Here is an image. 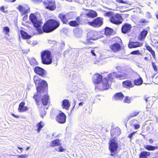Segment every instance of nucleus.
I'll return each instance as SVG.
<instances>
[{"label":"nucleus","instance_id":"obj_1","mask_svg":"<svg viewBox=\"0 0 158 158\" xmlns=\"http://www.w3.org/2000/svg\"><path fill=\"white\" fill-rule=\"evenodd\" d=\"M101 74L96 73L92 77V81L93 83L95 85L96 89L105 90L109 88V74L105 76L104 74Z\"/></svg>","mask_w":158,"mask_h":158},{"label":"nucleus","instance_id":"obj_2","mask_svg":"<svg viewBox=\"0 0 158 158\" xmlns=\"http://www.w3.org/2000/svg\"><path fill=\"white\" fill-rule=\"evenodd\" d=\"M34 81L37 86V94L34 95L33 98L36 101H37V97H40L41 93L47 91L48 84L46 81L41 79L37 76H34Z\"/></svg>","mask_w":158,"mask_h":158},{"label":"nucleus","instance_id":"obj_3","mask_svg":"<svg viewBox=\"0 0 158 158\" xmlns=\"http://www.w3.org/2000/svg\"><path fill=\"white\" fill-rule=\"evenodd\" d=\"M109 20L111 23L116 25L122 23L123 21V19L120 14H114L112 11H109Z\"/></svg>","mask_w":158,"mask_h":158},{"label":"nucleus","instance_id":"obj_4","mask_svg":"<svg viewBox=\"0 0 158 158\" xmlns=\"http://www.w3.org/2000/svg\"><path fill=\"white\" fill-rule=\"evenodd\" d=\"M123 72L119 71V73H122V74H118L113 72L109 74V80L111 81L115 78H117L120 80H124L128 78L129 72L126 70H123Z\"/></svg>","mask_w":158,"mask_h":158},{"label":"nucleus","instance_id":"obj_5","mask_svg":"<svg viewBox=\"0 0 158 158\" xmlns=\"http://www.w3.org/2000/svg\"><path fill=\"white\" fill-rule=\"evenodd\" d=\"M123 72L119 71V73H122V74H118L113 72L109 74V80L111 81L115 78H117L120 80H124L128 78L129 72L126 70H123Z\"/></svg>","mask_w":158,"mask_h":158},{"label":"nucleus","instance_id":"obj_6","mask_svg":"<svg viewBox=\"0 0 158 158\" xmlns=\"http://www.w3.org/2000/svg\"><path fill=\"white\" fill-rule=\"evenodd\" d=\"M29 19L34 27L37 28L38 32L39 33H42L43 30L40 27L42 24L41 21L37 18L35 14L33 13L30 14Z\"/></svg>","mask_w":158,"mask_h":158},{"label":"nucleus","instance_id":"obj_7","mask_svg":"<svg viewBox=\"0 0 158 158\" xmlns=\"http://www.w3.org/2000/svg\"><path fill=\"white\" fill-rule=\"evenodd\" d=\"M41 58L43 64H49L52 62V57L51 53L49 51L46 50L42 51L41 53Z\"/></svg>","mask_w":158,"mask_h":158},{"label":"nucleus","instance_id":"obj_8","mask_svg":"<svg viewBox=\"0 0 158 158\" xmlns=\"http://www.w3.org/2000/svg\"><path fill=\"white\" fill-rule=\"evenodd\" d=\"M110 142L109 148L111 152L110 155L113 156L117 152L118 147L117 138L116 137L111 138Z\"/></svg>","mask_w":158,"mask_h":158},{"label":"nucleus","instance_id":"obj_9","mask_svg":"<svg viewBox=\"0 0 158 158\" xmlns=\"http://www.w3.org/2000/svg\"><path fill=\"white\" fill-rule=\"evenodd\" d=\"M62 144L61 140L57 139L52 141L50 143V146L52 147L59 146L55 148V150L58 152H64L66 149L61 145Z\"/></svg>","mask_w":158,"mask_h":158},{"label":"nucleus","instance_id":"obj_10","mask_svg":"<svg viewBox=\"0 0 158 158\" xmlns=\"http://www.w3.org/2000/svg\"><path fill=\"white\" fill-rule=\"evenodd\" d=\"M121 40V39L117 36L115 37L112 39V41L114 43L110 46V48L112 52H115L120 50L121 46L118 43Z\"/></svg>","mask_w":158,"mask_h":158},{"label":"nucleus","instance_id":"obj_11","mask_svg":"<svg viewBox=\"0 0 158 158\" xmlns=\"http://www.w3.org/2000/svg\"><path fill=\"white\" fill-rule=\"evenodd\" d=\"M58 17L63 23L67 24L69 20L72 19L73 16L72 13H69L66 14L63 13L60 14Z\"/></svg>","mask_w":158,"mask_h":158},{"label":"nucleus","instance_id":"obj_12","mask_svg":"<svg viewBox=\"0 0 158 158\" xmlns=\"http://www.w3.org/2000/svg\"><path fill=\"white\" fill-rule=\"evenodd\" d=\"M43 3L45 7L50 10H53L56 8L54 0H45Z\"/></svg>","mask_w":158,"mask_h":158},{"label":"nucleus","instance_id":"obj_13","mask_svg":"<svg viewBox=\"0 0 158 158\" xmlns=\"http://www.w3.org/2000/svg\"><path fill=\"white\" fill-rule=\"evenodd\" d=\"M102 23L103 19L101 18H98L94 19L92 22H88L89 25L94 27H99L102 25Z\"/></svg>","mask_w":158,"mask_h":158},{"label":"nucleus","instance_id":"obj_14","mask_svg":"<svg viewBox=\"0 0 158 158\" xmlns=\"http://www.w3.org/2000/svg\"><path fill=\"white\" fill-rule=\"evenodd\" d=\"M87 40H95L100 38L101 37L96 31H91L87 34Z\"/></svg>","mask_w":158,"mask_h":158},{"label":"nucleus","instance_id":"obj_15","mask_svg":"<svg viewBox=\"0 0 158 158\" xmlns=\"http://www.w3.org/2000/svg\"><path fill=\"white\" fill-rule=\"evenodd\" d=\"M131 28L132 26L131 24L125 23L122 26L121 31L123 33L125 34L130 32Z\"/></svg>","mask_w":158,"mask_h":158},{"label":"nucleus","instance_id":"obj_16","mask_svg":"<svg viewBox=\"0 0 158 158\" xmlns=\"http://www.w3.org/2000/svg\"><path fill=\"white\" fill-rule=\"evenodd\" d=\"M134 80L133 81V84L136 86L141 85L143 82V80L140 75L137 73L134 75Z\"/></svg>","mask_w":158,"mask_h":158},{"label":"nucleus","instance_id":"obj_17","mask_svg":"<svg viewBox=\"0 0 158 158\" xmlns=\"http://www.w3.org/2000/svg\"><path fill=\"white\" fill-rule=\"evenodd\" d=\"M56 120L59 123H65L66 119L65 115L63 113L61 112L57 116Z\"/></svg>","mask_w":158,"mask_h":158},{"label":"nucleus","instance_id":"obj_18","mask_svg":"<svg viewBox=\"0 0 158 158\" xmlns=\"http://www.w3.org/2000/svg\"><path fill=\"white\" fill-rule=\"evenodd\" d=\"M19 9L22 15L25 14L30 11V8L27 5H25L23 6L20 5L19 7Z\"/></svg>","mask_w":158,"mask_h":158},{"label":"nucleus","instance_id":"obj_19","mask_svg":"<svg viewBox=\"0 0 158 158\" xmlns=\"http://www.w3.org/2000/svg\"><path fill=\"white\" fill-rule=\"evenodd\" d=\"M143 45V43H139L138 42H133L129 41L128 47L130 48H136L139 47H140Z\"/></svg>","mask_w":158,"mask_h":158},{"label":"nucleus","instance_id":"obj_20","mask_svg":"<svg viewBox=\"0 0 158 158\" xmlns=\"http://www.w3.org/2000/svg\"><path fill=\"white\" fill-rule=\"evenodd\" d=\"M48 22L50 23L52 31L57 28L59 26V22L54 19H50Z\"/></svg>","mask_w":158,"mask_h":158},{"label":"nucleus","instance_id":"obj_21","mask_svg":"<svg viewBox=\"0 0 158 158\" xmlns=\"http://www.w3.org/2000/svg\"><path fill=\"white\" fill-rule=\"evenodd\" d=\"M123 86L125 88H132L134 86V84L129 80H125L122 82Z\"/></svg>","mask_w":158,"mask_h":158},{"label":"nucleus","instance_id":"obj_22","mask_svg":"<svg viewBox=\"0 0 158 158\" xmlns=\"http://www.w3.org/2000/svg\"><path fill=\"white\" fill-rule=\"evenodd\" d=\"M50 23L48 22V20L45 23L43 27V30L45 32H49L52 31Z\"/></svg>","mask_w":158,"mask_h":158},{"label":"nucleus","instance_id":"obj_23","mask_svg":"<svg viewBox=\"0 0 158 158\" xmlns=\"http://www.w3.org/2000/svg\"><path fill=\"white\" fill-rule=\"evenodd\" d=\"M121 133L120 129L116 127L115 128H112L110 131V134L111 136H113L114 135L118 136Z\"/></svg>","mask_w":158,"mask_h":158},{"label":"nucleus","instance_id":"obj_24","mask_svg":"<svg viewBox=\"0 0 158 158\" xmlns=\"http://www.w3.org/2000/svg\"><path fill=\"white\" fill-rule=\"evenodd\" d=\"M148 33V32L145 30H143L141 31L138 37V39L140 41L143 40Z\"/></svg>","mask_w":158,"mask_h":158},{"label":"nucleus","instance_id":"obj_25","mask_svg":"<svg viewBox=\"0 0 158 158\" xmlns=\"http://www.w3.org/2000/svg\"><path fill=\"white\" fill-rule=\"evenodd\" d=\"M34 70L35 73L40 75L44 76V70L40 67H36L35 68Z\"/></svg>","mask_w":158,"mask_h":158},{"label":"nucleus","instance_id":"obj_26","mask_svg":"<svg viewBox=\"0 0 158 158\" xmlns=\"http://www.w3.org/2000/svg\"><path fill=\"white\" fill-rule=\"evenodd\" d=\"M124 97V95L121 92L116 93L113 96V98L116 100H122Z\"/></svg>","mask_w":158,"mask_h":158},{"label":"nucleus","instance_id":"obj_27","mask_svg":"<svg viewBox=\"0 0 158 158\" xmlns=\"http://www.w3.org/2000/svg\"><path fill=\"white\" fill-rule=\"evenodd\" d=\"M25 103L24 102H21L19 104L18 110L19 112H24L28 110V107L25 106Z\"/></svg>","mask_w":158,"mask_h":158},{"label":"nucleus","instance_id":"obj_28","mask_svg":"<svg viewBox=\"0 0 158 158\" xmlns=\"http://www.w3.org/2000/svg\"><path fill=\"white\" fill-rule=\"evenodd\" d=\"M86 15L91 18H94L97 16L96 12L94 10H88L86 13Z\"/></svg>","mask_w":158,"mask_h":158},{"label":"nucleus","instance_id":"obj_29","mask_svg":"<svg viewBox=\"0 0 158 158\" xmlns=\"http://www.w3.org/2000/svg\"><path fill=\"white\" fill-rule=\"evenodd\" d=\"M70 105V104L68 100L65 99L63 101L62 106L64 109H65L68 110L69 108Z\"/></svg>","mask_w":158,"mask_h":158},{"label":"nucleus","instance_id":"obj_30","mask_svg":"<svg viewBox=\"0 0 158 158\" xmlns=\"http://www.w3.org/2000/svg\"><path fill=\"white\" fill-rule=\"evenodd\" d=\"M150 155L149 152L146 151H142L139 155V158H148V157Z\"/></svg>","mask_w":158,"mask_h":158},{"label":"nucleus","instance_id":"obj_31","mask_svg":"<svg viewBox=\"0 0 158 158\" xmlns=\"http://www.w3.org/2000/svg\"><path fill=\"white\" fill-rule=\"evenodd\" d=\"M49 97L48 94L44 95L42 99V102L43 105L46 106L49 102Z\"/></svg>","mask_w":158,"mask_h":158},{"label":"nucleus","instance_id":"obj_32","mask_svg":"<svg viewBox=\"0 0 158 158\" xmlns=\"http://www.w3.org/2000/svg\"><path fill=\"white\" fill-rule=\"evenodd\" d=\"M144 148L148 151H154L158 149V146H154L151 145H145L143 146Z\"/></svg>","mask_w":158,"mask_h":158},{"label":"nucleus","instance_id":"obj_33","mask_svg":"<svg viewBox=\"0 0 158 158\" xmlns=\"http://www.w3.org/2000/svg\"><path fill=\"white\" fill-rule=\"evenodd\" d=\"M20 33L23 39H28L31 37V36L28 35L26 32L23 31H20Z\"/></svg>","mask_w":158,"mask_h":158},{"label":"nucleus","instance_id":"obj_34","mask_svg":"<svg viewBox=\"0 0 158 158\" xmlns=\"http://www.w3.org/2000/svg\"><path fill=\"white\" fill-rule=\"evenodd\" d=\"M145 47L146 49L151 53L153 57L155 59L156 57V54L154 51L152 49V48L148 45L146 46Z\"/></svg>","mask_w":158,"mask_h":158},{"label":"nucleus","instance_id":"obj_35","mask_svg":"<svg viewBox=\"0 0 158 158\" xmlns=\"http://www.w3.org/2000/svg\"><path fill=\"white\" fill-rule=\"evenodd\" d=\"M44 124L42 121H41L37 124V127H38L37 131L39 132L42 128L44 126Z\"/></svg>","mask_w":158,"mask_h":158},{"label":"nucleus","instance_id":"obj_36","mask_svg":"<svg viewBox=\"0 0 158 158\" xmlns=\"http://www.w3.org/2000/svg\"><path fill=\"white\" fill-rule=\"evenodd\" d=\"M124 103L129 104L131 102V98L128 96H126L123 101Z\"/></svg>","mask_w":158,"mask_h":158},{"label":"nucleus","instance_id":"obj_37","mask_svg":"<svg viewBox=\"0 0 158 158\" xmlns=\"http://www.w3.org/2000/svg\"><path fill=\"white\" fill-rule=\"evenodd\" d=\"M139 113V111H135L132 113L129 117V118L135 117L138 115Z\"/></svg>","mask_w":158,"mask_h":158},{"label":"nucleus","instance_id":"obj_38","mask_svg":"<svg viewBox=\"0 0 158 158\" xmlns=\"http://www.w3.org/2000/svg\"><path fill=\"white\" fill-rule=\"evenodd\" d=\"M69 25L73 27H77L79 25L78 23L76 21H72L69 23Z\"/></svg>","mask_w":158,"mask_h":158},{"label":"nucleus","instance_id":"obj_39","mask_svg":"<svg viewBox=\"0 0 158 158\" xmlns=\"http://www.w3.org/2000/svg\"><path fill=\"white\" fill-rule=\"evenodd\" d=\"M3 32L6 35H8L10 31V29L8 27H4L3 28Z\"/></svg>","mask_w":158,"mask_h":158},{"label":"nucleus","instance_id":"obj_40","mask_svg":"<svg viewBox=\"0 0 158 158\" xmlns=\"http://www.w3.org/2000/svg\"><path fill=\"white\" fill-rule=\"evenodd\" d=\"M30 62L31 64L33 66L37 64L36 60L34 58L31 59Z\"/></svg>","mask_w":158,"mask_h":158},{"label":"nucleus","instance_id":"obj_41","mask_svg":"<svg viewBox=\"0 0 158 158\" xmlns=\"http://www.w3.org/2000/svg\"><path fill=\"white\" fill-rule=\"evenodd\" d=\"M132 55H141V53L140 52L139 50H136L133 51L131 52L130 53Z\"/></svg>","mask_w":158,"mask_h":158},{"label":"nucleus","instance_id":"obj_42","mask_svg":"<svg viewBox=\"0 0 158 158\" xmlns=\"http://www.w3.org/2000/svg\"><path fill=\"white\" fill-rule=\"evenodd\" d=\"M152 67L153 68V69H154V71L155 72H157V73H158L157 67V66H156V64L154 62H152Z\"/></svg>","mask_w":158,"mask_h":158},{"label":"nucleus","instance_id":"obj_43","mask_svg":"<svg viewBox=\"0 0 158 158\" xmlns=\"http://www.w3.org/2000/svg\"><path fill=\"white\" fill-rule=\"evenodd\" d=\"M27 42L30 44H31L33 46H34L37 44V42L36 41H34L32 43L30 40H28L27 41Z\"/></svg>","mask_w":158,"mask_h":158},{"label":"nucleus","instance_id":"obj_44","mask_svg":"<svg viewBox=\"0 0 158 158\" xmlns=\"http://www.w3.org/2000/svg\"><path fill=\"white\" fill-rule=\"evenodd\" d=\"M0 10L1 11L4 12L5 13H7L8 11L7 10H5V7L3 6H2L0 7Z\"/></svg>","mask_w":158,"mask_h":158},{"label":"nucleus","instance_id":"obj_45","mask_svg":"<svg viewBox=\"0 0 158 158\" xmlns=\"http://www.w3.org/2000/svg\"><path fill=\"white\" fill-rule=\"evenodd\" d=\"M27 155L26 154L17 156V158H27Z\"/></svg>","mask_w":158,"mask_h":158},{"label":"nucleus","instance_id":"obj_46","mask_svg":"<svg viewBox=\"0 0 158 158\" xmlns=\"http://www.w3.org/2000/svg\"><path fill=\"white\" fill-rule=\"evenodd\" d=\"M115 33V32L112 29L109 28V35H113Z\"/></svg>","mask_w":158,"mask_h":158},{"label":"nucleus","instance_id":"obj_47","mask_svg":"<svg viewBox=\"0 0 158 158\" xmlns=\"http://www.w3.org/2000/svg\"><path fill=\"white\" fill-rule=\"evenodd\" d=\"M105 34L106 36H108L109 35V27H107L105 28Z\"/></svg>","mask_w":158,"mask_h":158},{"label":"nucleus","instance_id":"obj_48","mask_svg":"<svg viewBox=\"0 0 158 158\" xmlns=\"http://www.w3.org/2000/svg\"><path fill=\"white\" fill-rule=\"evenodd\" d=\"M148 22V21H146L145 19H141L139 21L140 23L142 24L143 23H147Z\"/></svg>","mask_w":158,"mask_h":158},{"label":"nucleus","instance_id":"obj_49","mask_svg":"<svg viewBox=\"0 0 158 158\" xmlns=\"http://www.w3.org/2000/svg\"><path fill=\"white\" fill-rule=\"evenodd\" d=\"M40 113L41 114V116L43 117L46 114V112L44 110H43L40 111Z\"/></svg>","mask_w":158,"mask_h":158},{"label":"nucleus","instance_id":"obj_50","mask_svg":"<svg viewBox=\"0 0 158 158\" xmlns=\"http://www.w3.org/2000/svg\"><path fill=\"white\" fill-rule=\"evenodd\" d=\"M144 99L145 101L146 102H150V101L151 100L150 99V97H148L146 96H145L144 97Z\"/></svg>","mask_w":158,"mask_h":158},{"label":"nucleus","instance_id":"obj_51","mask_svg":"<svg viewBox=\"0 0 158 158\" xmlns=\"http://www.w3.org/2000/svg\"><path fill=\"white\" fill-rule=\"evenodd\" d=\"M134 127L135 129H137L140 127V125L138 124H135L134 125Z\"/></svg>","mask_w":158,"mask_h":158},{"label":"nucleus","instance_id":"obj_52","mask_svg":"<svg viewBox=\"0 0 158 158\" xmlns=\"http://www.w3.org/2000/svg\"><path fill=\"white\" fill-rule=\"evenodd\" d=\"M136 132V131H135V132H133L132 133H131L130 134L128 135V137L130 139H131V138H132V135H134L135 134V132Z\"/></svg>","mask_w":158,"mask_h":158},{"label":"nucleus","instance_id":"obj_53","mask_svg":"<svg viewBox=\"0 0 158 158\" xmlns=\"http://www.w3.org/2000/svg\"><path fill=\"white\" fill-rule=\"evenodd\" d=\"M117 2L119 3H122L123 4L126 3V2L123 0H117Z\"/></svg>","mask_w":158,"mask_h":158},{"label":"nucleus","instance_id":"obj_54","mask_svg":"<svg viewBox=\"0 0 158 158\" xmlns=\"http://www.w3.org/2000/svg\"><path fill=\"white\" fill-rule=\"evenodd\" d=\"M11 115L13 116H14V117H15V118H19V116L18 115H15V114H14L13 113H12L11 114Z\"/></svg>","mask_w":158,"mask_h":158},{"label":"nucleus","instance_id":"obj_55","mask_svg":"<svg viewBox=\"0 0 158 158\" xmlns=\"http://www.w3.org/2000/svg\"><path fill=\"white\" fill-rule=\"evenodd\" d=\"M16 0H5L6 2H14Z\"/></svg>","mask_w":158,"mask_h":158},{"label":"nucleus","instance_id":"obj_56","mask_svg":"<svg viewBox=\"0 0 158 158\" xmlns=\"http://www.w3.org/2000/svg\"><path fill=\"white\" fill-rule=\"evenodd\" d=\"M84 102H80L79 104H78V105L79 106H82L84 104Z\"/></svg>","mask_w":158,"mask_h":158},{"label":"nucleus","instance_id":"obj_57","mask_svg":"<svg viewBox=\"0 0 158 158\" xmlns=\"http://www.w3.org/2000/svg\"><path fill=\"white\" fill-rule=\"evenodd\" d=\"M91 53L94 56H96V54L94 52V50H92L91 51Z\"/></svg>","mask_w":158,"mask_h":158},{"label":"nucleus","instance_id":"obj_58","mask_svg":"<svg viewBox=\"0 0 158 158\" xmlns=\"http://www.w3.org/2000/svg\"><path fill=\"white\" fill-rule=\"evenodd\" d=\"M27 18V15H25L23 18V20H26Z\"/></svg>","mask_w":158,"mask_h":158},{"label":"nucleus","instance_id":"obj_59","mask_svg":"<svg viewBox=\"0 0 158 158\" xmlns=\"http://www.w3.org/2000/svg\"><path fill=\"white\" fill-rule=\"evenodd\" d=\"M149 143H151V144H152V143H153V140L152 139H149Z\"/></svg>","mask_w":158,"mask_h":158},{"label":"nucleus","instance_id":"obj_60","mask_svg":"<svg viewBox=\"0 0 158 158\" xmlns=\"http://www.w3.org/2000/svg\"><path fill=\"white\" fill-rule=\"evenodd\" d=\"M116 68L119 71H120L121 69V68L119 66L117 67Z\"/></svg>","mask_w":158,"mask_h":158},{"label":"nucleus","instance_id":"obj_61","mask_svg":"<svg viewBox=\"0 0 158 158\" xmlns=\"http://www.w3.org/2000/svg\"><path fill=\"white\" fill-rule=\"evenodd\" d=\"M144 59L145 60H148V58L147 57H145L144 58Z\"/></svg>","mask_w":158,"mask_h":158},{"label":"nucleus","instance_id":"obj_62","mask_svg":"<svg viewBox=\"0 0 158 158\" xmlns=\"http://www.w3.org/2000/svg\"><path fill=\"white\" fill-rule=\"evenodd\" d=\"M156 19L158 20V14H156Z\"/></svg>","mask_w":158,"mask_h":158},{"label":"nucleus","instance_id":"obj_63","mask_svg":"<svg viewBox=\"0 0 158 158\" xmlns=\"http://www.w3.org/2000/svg\"><path fill=\"white\" fill-rule=\"evenodd\" d=\"M105 14H106V16H108L109 15V12H107Z\"/></svg>","mask_w":158,"mask_h":158},{"label":"nucleus","instance_id":"obj_64","mask_svg":"<svg viewBox=\"0 0 158 158\" xmlns=\"http://www.w3.org/2000/svg\"><path fill=\"white\" fill-rule=\"evenodd\" d=\"M76 103V101H75L74 100V106H73V108H74V107L75 106Z\"/></svg>","mask_w":158,"mask_h":158}]
</instances>
